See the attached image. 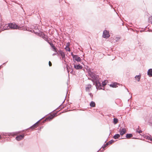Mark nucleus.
<instances>
[{
  "instance_id": "1",
  "label": "nucleus",
  "mask_w": 152,
  "mask_h": 152,
  "mask_svg": "<svg viewBox=\"0 0 152 152\" xmlns=\"http://www.w3.org/2000/svg\"><path fill=\"white\" fill-rule=\"evenodd\" d=\"M88 74L92 78L91 80L94 83V84H95L96 88L99 89H101L100 87L101 86V84L99 81V77L98 76L95 75L92 72L91 70L88 71Z\"/></svg>"
},
{
  "instance_id": "2",
  "label": "nucleus",
  "mask_w": 152,
  "mask_h": 152,
  "mask_svg": "<svg viewBox=\"0 0 152 152\" xmlns=\"http://www.w3.org/2000/svg\"><path fill=\"white\" fill-rule=\"evenodd\" d=\"M10 28H11L13 29H20L21 27L18 26L15 23H11L10 24H9L8 26Z\"/></svg>"
},
{
  "instance_id": "3",
  "label": "nucleus",
  "mask_w": 152,
  "mask_h": 152,
  "mask_svg": "<svg viewBox=\"0 0 152 152\" xmlns=\"http://www.w3.org/2000/svg\"><path fill=\"white\" fill-rule=\"evenodd\" d=\"M18 134L17 132H14V133H3L1 134L3 135L4 136H10V135L12 136H14L17 135Z\"/></svg>"
},
{
  "instance_id": "4",
  "label": "nucleus",
  "mask_w": 152,
  "mask_h": 152,
  "mask_svg": "<svg viewBox=\"0 0 152 152\" xmlns=\"http://www.w3.org/2000/svg\"><path fill=\"white\" fill-rule=\"evenodd\" d=\"M103 37L104 38H108L110 37L109 32L107 30H104L103 32Z\"/></svg>"
},
{
  "instance_id": "5",
  "label": "nucleus",
  "mask_w": 152,
  "mask_h": 152,
  "mask_svg": "<svg viewBox=\"0 0 152 152\" xmlns=\"http://www.w3.org/2000/svg\"><path fill=\"white\" fill-rule=\"evenodd\" d=\"M24 137V134H23L22 135H19L17 136L15 139L16 140L18 141H20L21 140H22Z\"/></svg>"
},
{
  "instance_id": "6",
  "label": "nucleus",
  "mask_w": 152,
  "mask_h": 152,
  "mask_svg": "<svg viewBox=\"0 0 152 152\" xmlns=\"http://www.w3.org/2000/svg\"><path fill=\"white\" fill-rule=\"evenodd\" d=\"M119 132L120 133V134L121 135H123L126 132V128H123L122 129H120Z\"/></svg>"
},
{
  "instance_id": "7",
  "label": "nucleus",
  "mask_w": 152,
  "mask_h": 152,
  "mask_svg": "<svg viewBox=\"0 0 152 152\" xmlns=\"http://www.w3.org/2000/svg\"><path fill=\"white\" fill-rule=\"evenodd\" d=\"M61 56L62 58V59H65V54L64 52L62 50H60L58 51Z\"/></svg>"
},
{
  "instance_id": "8",
  "label": "nucleus",
  "mask_w": 152,
  "mask_h": 152,
  "mask_svg": "<svg viewBox=\"0 0 152 152\" xmlns=\"http://www.w3.org/2000/svg\"><path fill=\"white\" fill-rule=\"evenodd\" d=\"M74 67L76 69H81L83 67L81 65H80V64H74Z\"/></svg>"
},
{
  "instance_id": "9",
  "label": "nucleus",
  "mask_w": 152,
  "mask_h": 152,
  "mask_svg": "<svg viewBox=\"0 0 152 152\" xmlns=\"http://www.w3.org/2000/svg\"><path fill=\"white\" fill-rule=\"evenodd\" d=\"M56 114H54L48 117L46 119V120L47 121H50L55 116H56Z\"/></svg>"
},
{
  "instance_id": "10",
  "label": "nucleus",
  "mask_w": 152,
  "mask_h": 152,
  "mask_svg": "<svg viewBox=\"0 0 152 152\" xmlns=\"http://www.w3.org/2000/svg\"><path fill=\"white\" fill-rule=\"evenodd\" d=\"M74 61H76L77 62L81 61V59L80 57L78 56L77 55H76L74 57V58H73Z\"/></svg>"
},
{
  "instance_id": "11",
  "label": "nucleus",
  "mask_w": 152,
  "mask_h": 152,
  "mask_svg": "<svg viewBox=\"0 0 152 152\" xmlns=\"http://www.w3.org/2000/svg\"><path fill=\"white\" fill-rule=\"evenodd\" d=\"M147 75L149 77H152V69H150L148 70L147 72Z\"/></svg>"
},
{
  "instance_id": "12",
  "label": "nucleus",
  "mask_w": 152,
  "mask_h": 152,
  "mask_svg": "<svg viewBox=\"0 0 152 152\" xmlns=\"http://www.w3.org/2000/svg\"><path fill=\"white\" fill-rule=\"evenodd\" d=\"M49 43L50 44L51 46V47L52 48L53 50L55 51V52H57V48L55 47L53 44L50 43Z\"/></svg>"
},
{
  "instance_id": "13",
  "label": "nucleus",
  "mask_w": 152,
  "mask_h": 152,
  "mask_svg": "<svg viewBox=\"0 0 152 152\" xmlns=\"http://www.w3.org/2000/svg\"><path fill=\"white\" fill-rule=\"evenodd\" d=\"M91 85L90 84H88L87 85L86 88V90L87 91L89 92L90 89L91 88Z\"/></svg>"
},
{
  "instance_id": "14",
  "label": "nucleus",
  "mask_w": 152,
  "mask_h": 152,
  "mask_svg": "<svg viewBox=\"0 0 152 152\" xmlns=\"http://www.w3.org/2000/svg\"><path fill=\"white\" fill-rule=\"evenodd\" d=\"M9 24H5L3 28H2L3 30H4L6 29H8L9 28V26H8Z\"/></svg>"
},
{
  "instance_id": "15",
  "label": "nucleus",
  "mask_w": 152,
  "mask_h": 152,
  "mask_svg": "<svg viewBox=\"0 0 152 152\" xmlns=\"http://www.w3.org/2000/svg\"><path fill=\"white\" fill-rule=\"evenodd\" d=\"M38 122H37L35 124L33 125L32 126L30 127V128L32 129H34L35 128H36L37 127V124H38V123L39 122V121Z\"/></svg>"
},
{
  "instance_id": "16",
  "label": "nucleus",
  "mask_w": 152,
  "mask_h": 152,
  "mask_svg": "<svg viewBox=\"0 0 152 152\" xmlns=\"http://www.w3.org/2000/svg\"><path fill=\"white\" fill-rule=\"evenodd\" d=\"M69 43H67V45L66 47L65 48V50L67 51H70V49L69 48Z\"/></svg>"
},
{
  "instance_id": "17",
  "label": "nucleus",
  "mask_w": 152,
  "mask_h": 152,
  "mask_svg": "<svg viewBox=\"0 0 152 152\" xmlns=\"http://www.w3.org/2000/svg\"><path fill=\"white\" fill-rule=\"evenodd\" d=\"M90 105L91 107H94L96 106V104L94 102L92 101L90 103Z\"/></svg>"
},
{
  "instance_id": "18",
  "label": "nucleus",
  "mask_w": 152,
  "mask_h": 152,
  "mask_svg": "<svg viewBox=\"0 0 152 152\" xmlns=\"http://www.w3.org/2000/svg\"><path fill=\"white\" fill-rule=\"evenodd\" d=\"M140 77H141V76L140 75H136L135 77V78L138 82L140 81Z\"/></svg>"
},
{
  "instance_id": "19",
  "label": "nucleus",
  "mask_w": 152,
  "mask_h": 152,
  "mask_svg": "<svg viewBox=\"0 0 152 152\" xmlns=\"http://www.w3.org/2000/svg\"><path fill=\"white\" fill-rule=\"evenodd\" d=\"M120 137V135L119 134H116L114 135L113 137L114 139H117L119 138Z\"/></svg>"
},
{
  "instance_id": "20",
  "label": "nucleus",
  "mask_w": 152,
  "mask_h": 152,
  "mask_svg": "<svg viewBox=\"0 0 152 152\" xmlns=\"http://www.w3.org/2000/svg\"><path fill=\"white\" fill-rule=\"evenodd\" d=\"M132 137V135L131 134H127L126 137L127 138H130Z\"/></svg>"
},
{
  "instance_id": "21",
  "label": "nucleus",
  "mask_w": 152,
  "mask_h": 152,
  "mask_svg": "<svg viewBox=\"0 0 152 152\" xmlns=\"http://www.w3.org/2000/svg\"><path fill=\"white\" fill-rule=\"evenodd\" d=\"M118 121V120L117 118H114L113 119V123L114 124H116Z\"/></svg>"
},
{
  "instance_id": "22",
  "label": "nucleus",
  "mask_w": 152,
  "mask_h": 152,
  "mask_svg": "<svg viewBox=\"0 0 152 152\" xmlns=\"http://www.w3.org/2000/svg\"><path fill=\"white\" fill-rule=\"evenodd\" d=\"M148 21L149 23H152V16H151L149 17Z\"/></svg>"
},
{
  "instance_id": "23",
  "label": "nucleus",
  "mask_w": 152,
  "mask_h": 152,
  "mask_svg": "<svg viewBox=\"0 0 152 152\" xmlns=\"http://www.w3.org/2000/svg\"><path fill=\"white\" fill-rule=\"evenodd\" d=\"M117 84L116 83H114V84H113L112 85H111V86L112 87L115 88L117 87Z\"/></svg>"
},
{
  "instance_id": "24",
  "label": "nucleus",
  "mask_w": 152,
  "mask_h": 152,
  "mask_svg": "<svg viewBox=\"0 0 152 152\" xmlns=\"http://www.w3.org/2000/svg\"><path fill=\"white\" fill-rule=\"evenodd\" d=\"M120 39V38L118 37H116L115 38V40L116 41V42H118Z\"/></svg>"
},
{
  "instance_id": "25",
  "label": "nucleus",
  "mask_w": 152,
  "mask_h": 152,
  "mask_svg": "<svg viewBox=\"0 0 152 152\" xmlns=\"http://www.w3.org/2000/svg\"><path fill=\"white\" fill-rule=\"evenodd\" d=\"M146 138L148 140H150V141H152V138H151V137L149 136H147Z\"/></svg>"
},
{
  "instance_id": "26",
  "label": "nucleus",
  "mask_w": 152,
  "mask_h": 152,
  "mask_svg": "<svg viewBox=\"0 0 152 152\" xmlns=\"http://www.w3.org/2000/svg\"><path fill=\"white\" fill-rule=\"evenodd\" d=\"M106 81H104L102 82V84L103 86H104L106 85Z\"/></svg>"
},
{
  "instance_id": "27",
  "label": "nucleus",
  "mask_w": 152,
  "mask_h": 152,
  "mask_svg": "<svg viewBox=\"0 0 152 152\" xmlns=\"http://www.w3.org/2000/svg\"><path fill=\"white\" fill-rule=\"evenodd\" d=\"M113 142H114V140H111L110 141H109V142L108 143L109 144H111L112 143H113Z\"/></svg>"
},
{
  "instance_id": "28",
  "label": "nucleus",
  "mask_w": 152,
  "mask_h": 152,
  "mask_svg": "<svg viewBox=\"0 0 152 152\" xmlns=\"http://www.w3.org/2000/svg\"><path fill=\"white\" fill-rule=\"evenodd\" d=\"M44 39L46 41H48V38L47 36H45L44 37Z\"/></svg>"
},
{
  "instance_id": "29",
  "label": "nucleus",
  "mask_w": 152,
  "mask_h": 152,
  "mask_svg": "<svg viewBox=\"0 0 152 152\" xmlns=\"http://www.w3.org/2000/svg\"><path fill=\"white\" fill-rule=\"evenodd\" d=\"M109 145V144L108 143H106L104 146L103 147V148H104L106 147L107 145Z\"/></svg>"
},
{
  "instance_id": "30",
  "label": "nucleus",
  "mask_w": 152,
  "mask_h": 152,
  "mask_svg": "<svg viewBox=\"0 0 152 152\" xmlns=\"http://www.w3.org/2000/svg\"><path fill=\"white\" fill-rule=\"evenodd\" d=\"M136 132L138 133H141L142 132V131L140 130H137L136 131Z\"/></svg>"
},
{
  "instance_id": "31",
  "label": "nucleus",
  "mask_w": 152,
  "mask_h": 152,
  "mask_svg": "<svg viewBox=\"0 0 152 152\" xmlns=\"http://www.w3.org/2000/svg\"><path fill=\"white\" fill-rule=\"evenodd\" d=\"M71 55L72 56L73 58H74L76 55H74L72 53H71Z\"/></svg>"
},
{
  "instance_id": "32",
  "label": "nucleus",
  "mask_w": 152,
  "mask_h": 152,
  "mask_svg": "<svg viewBox=\"0 0 152 152\" xmlns=\"http://www.w3.org/2000/svg\"><path fill=\"white\" fill-rule=\"evenodd\" d=\"M58 54V53L57 52H56V53H53V54L52 55H53V56H54V55H57Z\"/></svg>"
},
{
  "instance_id": "33",
  "label": "nucleus",
  "mask_w": 152,
  "mask_h": 152,
  "mask_svg": "<svg viewBox=\"0 0 152 152\" xmlns=\"http://www.w3.org/2000/svg\"><path fill=\"white\" fill-rule=\"evenodd\" d=\"M89 94V95L90 96V97L91 98H92L93 95L91 93H90Z\"/></svg>"
},
{
  "instance_id": "34",
  "label": "nucleus",
  "mask_w": 152,
  "mask_h": 152,
  "mask_svg": "<svg viewBox=\"0 0 152 152\" xmlns=\"http://www.w3.org/2000/svg\"><path fill=\"white\" fill-rule=\"evenodd\" d=\"M49 64L50 66H51L52 65L50 61L49 62Z\"/></svg>"
},
{
  "instance_id": "35",
  "label": "nucleus",
  "mask_w": 152,
  "mask_h": 152,
  "mask_svg": "<svg viewBox=\"0 0 152 152\" xmlns=\"http://www.w3.org/2000/svg\"><path fill=\"white\" fill-rule=\"evenodd\" d=\"M148 122L150 123V124H152V123H151V122L150 121H148Z\"/></svg>"
},
{
  "instance_id": "36",
  "label": "nucleus",
  "mask_w": 152,
  "mask_h": 152,
  "mask_svg": "<svg viewBox=\"0 0 152 152\" xmlns=\"http://www.w3.org/2000/svg\"><path fill=\"white\" fill-rule=\"evenodd\" d=\"M1 135H0V139L1 138Z\"/></svg>"
}]
</instances>
